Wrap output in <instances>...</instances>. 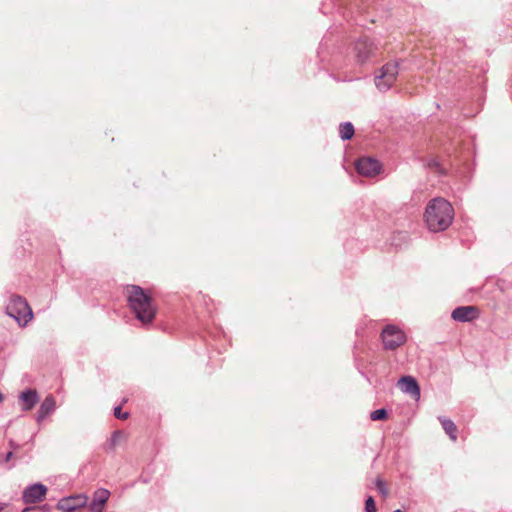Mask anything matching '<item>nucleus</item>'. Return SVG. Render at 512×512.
<instances>
[{
  "instance_id": "423d86ee",
  "label": "nucleus",
  "mask_w": 512,
  "mask_h": 512,
  "mask_svg": "<svg viewBox=\"0 0 512 512\" xmlns=\"http://www.w3.org/2000/svg\"><path fill=\"white\" fill-rule=\"evenodd\" d=\"M356 170L360 175L374 177L380 172L381 165L376 159L362 157L356 162Z\"/></svg>"
},
{
  "instance_id": "f257e3e1",
  "label": "nucleus",
  "mask_w": 512,
  "mask_h": 512,
  "mask_svg": "<svg viewBox=\"0 0 512 512\" xmlns=\"http://www.w3.org/2000/svg\"><path fill=\"white\" fill-rule=\"evenodd\" d=\"M125 293L129 307L136 318L143 324L152 323L157 313V307L151 293L134 285L128 286Z\"/></svg>"
},
{
  "instance_id": "6e6552de",
  "label": "nucleus",
  "mask_w": 512,
  "mask_h": 512,
  "mask_svg": "<svg viewBox=\"0 0 512 512\" xmlns=\"http://www.w3.org/2000/svg\"><path fill=\"white\" fill-rule=\"evenodd\" d=\"M87 503V497L84 495H76L63 498L58 503V508L66 512H72L76 509L82 508Z\"/></svg>"
},
{
  "instance_id": "9b49d317",
  "label": "nucleus",
  "mask_w": 512,
  "mask_h": 512,
  "mask_svg": "<svg viewBox=\"0 0 512 512\" xmlns=\"http://www.w3.org/2000/svg\"><path fill=\"white\" fill-rule=\"evenodd\" d=\"M109 491L105 489H99L94 494V499L91 504V511L92 512H102L105 503L107 502L109 498Z\"/></svg>"
},
{
  "instance_id": "4be33fe9",
  "label": "nucleus",
  "mask_w": 512,
  "mask_h": 512,
  "mask_svg": "<svg viewBox=\"0 0 512 512\" xmlns=\"http://www.w3.org/2000/svg\"><path fill=\"white\" fill-rule=\"evenodd\" d=\"M380 485H381V481H378L379 489H382Z\"/></svg>"
},
{
  "instance_id": "1a4fd4ad",
  "label": "nucleus",
  "mask_w": 512,
  "mask_h": 512,
  "mask_svg": "<svg viewBox=\"0 0 512 512\" xmlns=\"http://www.w3.org/2000/svg\"><path fill=\"white\" fill-rule=\"evenodd\" d=\"M479 316V310L475 306H463L456 308L453 313V319L457 321H472Z\"/></svg>"
},
{
  "instance_id": "dca6fc26",
  "label": "nucleus",
  "mask_w": 512,
  "mask_h": 512,
  "mask_svg": "<svg viewBox=\"0 0 512 512\" xmlns=\"http://www.w3.org/2000/svg\"><path fill=\"white\" fill-rule=\"evenodd\" d=\"M372 421L385 420L387 418V412L385 409H378L370 414Z\"/></svg>"
},
{
  "instance_id": "9d476101",
  "label": "nucleus",
  "mask_w": 512,
  "mask_h": 512,
  "mask_svg": "<svg viewBox=\"0 0 512 512\" xmlns=\"http://www.w3.org/2000/svg\"><path fill=\"white\" fill-rule=\"evenodd\" d=\"M400 389L410 394L415 400L420 397V388L414 378L410 376H404L398 381Z\"/></svg>"
},
{
  "instance_id": "aec40b11",
  "label": "nucleus",
  "mask_w": 512,
  "mask_h": 512,
  "mask_svg": "<svg viewBox=\"0 0 512 512\" xmlns=\"http://www.w3.org/2000/svg\"><path fill=\"white\" fill-rule=\"evenodd\" d=\"M8 507L7 504L0 503V512H3Z\"/></svg>"
},
{
  "instance_id": "20e7f679",
  "label": "nucleus",
  "mask_w": 512,
  "mask_h": 512,
  "mask_svg": "<svg viewBox=\"0 0 512 512\" xmlns=\"http://www.w3.org/2000/svg\"><path fill=\"white\" fill-rule=\"evenodd\" d=\"M385 349L394 350L406 342V335L403 330L395 325H387L381 334Z\"/></svg>"
},
{
  "instance_id": "ddd939ff",
  "label": "nucleus",
  "mask_w": 512,
  "mask_h": 512,
  "mask_svg": "<svg viewBox=\"0 0 512 512\" xmlns=\"http://www.w3.org/2000/svg\"><path fill=\"white\" fill-rule=\"evenodd\" d=\"M54 408H55L54 398L52 396L46 397L40 407L39 412L41 414V417H44L47 414H49L50 412H52L54 410Z\"/></svg>"
},
{
  "instance_id": "a211bd4d",
  "label": "nucleus",
  "mask_w": 512,
  "mask_h": 512,
  "mask_svg": "<svg viewBox=\"0 0 512 512\" xmlns=\"http://www.w3.org/2000/svg\"><path fill=\"white\" fill-rule=\"evenodd\" d=\"M365 509H366V512H376L375 502L372 497H369L366 500Z\"/></svg>"
},
{
  "instance_id": "39448f33",
  "label": "nucleus",
  "mask_w": 512,
  "mask_h": 512,
  "mask_svg": "<svg viewBox=\"0 0 512 512\" xmlns=\"http://www.w3.org/2000/svg\"><path fill=\"white\" fill-rule=\"evenodd\" d=\"M397 65L395 63H387L383 66L380 76L377 77L376 85L380 90L388 89L396 80Z\"/></svg>"
},
{
  "instance_id": "b1692460",
  "label": "nucleus",
  "mask_w": 512,
  "mask_h": 512,
  "mask_svg": "<svg viewBox=\"0 0 512 512\" xmlns=\"http://www.w3.org/2000/svg\"><path fill=\"white\" fill-rule=\"evenodd\" d=\"M394 512H403V511H402V510H396V511H394Z\"/></svg>"
},
{
  "instance_id": "f8f14e48",
  "label": "nucleus",
  "mask_w": 512,
  "mask_h": 512,
  "mask_svg": "<svg viewBox=\"0 0 512 512\" xmlns=\"http://www.w3.org/2000/svg\"><path fill=\"white\" fill-rule=\"evenodd\" d=\"M37 402V393L34 390H27L21 393L19 397V403L22 407V410L29 411L31 410Z\"/></svg>"
},
{
  "instance_id": "412c9836",
  "label": "nucleus",
  "mask_w": 512,
  "mask_h": 512,
  "mask_svg": "<svg viewBox=\"0 0 512 512\" xmlns=\"http://www.w3.org/2000/svg\"><path fill=\"white\" fill-rule=\"evenodd\" d=\"M11 456H12V452H9V453L7 454V460H9V459L11 458Z\"/></svg>"
},
{
  "instance_id": "f03ea898",
  "label": "nucleus",
  "mask_w": 512,
  "mask_h": 512,
  "mask_svg": "<svg viewBox=\"0 0 512 512\" xmlns=\"http://www.w3.org/2000/svg\"><path fill=\"white\" fill-rule=\"evenodd\" d=\"M454 209L443 198L432 199L425 209L424 220L429 230L438 232L447 229L452 223Z\"/></svg>"
},
{
  "instance_id": "0eeeda50",
  "label": "nucleus",
  "mask_w": 512,
  "mask_h": 512,
  "mask_svg": "<svg viewBox=\"0 0 512 512\" xmlns=\"http://www.w3.org/2000/svg\"><path fill=\"white\" fill-rule=\"evenodd\" d=\"M47 493V488L42 484H34L23 492V501L26 504H33L42 501Z\"/></svg>"
},
{
  "instance_id": "f3484780",
  "label": "nucleus",
  "mask_w": 512,
  "mask_h": 512,
  "mask_svg": "<svg viewBox=\"0 0 512 512\" xmlns=\"http://www.w3.org/2000/svg\"><path fill=\"white\" fill-rule=\"evenodd\" d=\"M361 46H363L364 48H367L368 49V52L370 53L371 51V48H372V44L371 43H367V42H362V43H359L358 46H357V49L359 51V54H358V57L360 58L361 61H364L365 59L368 58V55H362L361 53Z\"/></svg>"
},
{
  "instance_id": "4468645a",
  "label": "nucleus",
  "mask_w": 512,
  "mask_h": 512,
  "mask_svg": "<svg viewBox=\"0 0 512 512\" xmlns=\"http://www.w3.org/2000/svg\"><path fill=\"white\" fill-rule=\"evenodd\" d=\"M441 424L443 426V429L445 430V432L450 436V438L452 440H456L457 438V427L456 425L451 421V420H448V419H442L441 420Z\"/></svg>"
},
{
  "instance_id": "6ab92c4d",
  "label": "nucleus",
  "mask_w": 512,
  "mask_h": 512,
  "mask_svg": "<svg viewBox=\"0 0 512 512\" xmlns=\"http://www.w3.org/2000/svg\"><path fill=\"white\" fill-rule=\"evenodd\" d=\"M114 415L116 418L122 419V420L127 419V417H128V413H126V412L123 413L121 407L115 408Z\"/></svg>"
},
{
  "instance_id": "7ed1b4c3",
  "label": "nucleus",
  "mask_w": 512,
  "mask_h": 512,
  "mask_svg": "<svg viewBox=\"0 0 512 512\" xmlns=\"http://www.w3.org/2000/svg\"><path fill=\"white\" fill-rule=\"evenodd\" d=\"M6 309L8 315L13 317L20 325H26L32 319L31 308L22 297H11Z\"/></svg>"
},
{
  "instance_id": "2eb2a0df",
  "label": "nucleus",
  "mask_w": 512,
  "mask_h": 512,
  "mask_svg": "<svg viewBox=\"0 0 512 512\" xmlns=\"http://www.w3.org/2000/svg\"><path fill=\"white\" fill-rule=\"evenodd\" d=\"M340 134L343 139H350L354 134V127L351 123H345L340 126Z\"/></svg>"
},
{
  "instance_id": "5701e85b",
  "label": "nucleus",
  "mask_w": 512,
  "mask_h": 512,
  "mask_svg": "<svg viewBox=\"0 0 512 512\" xmlns=\"http://www.w3.org/2000/svg\"><path fill=\"white\" fill-rule=\"evenodd\" d=\"M2 401V394L0 393V402Z\"/></svg>"
}]
</instances>
